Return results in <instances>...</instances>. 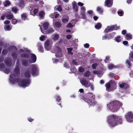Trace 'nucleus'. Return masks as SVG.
I'll return each mask as SVG.
<instances>
[{"label":"nucleus","instance_id":"obj_1","mask_svg":"<svg viewBox=\"0 0 133 133\" xmlns=\"http://www.w3.org/2000/svg\"><path fill=\"white\" fill-rule=\"evenodd\" d=\"M30 73V69L29 68H26L24 72V76L26 78L18 79L17 75L12 74L10 75L9 78L10 82L12 84H14L17 82L19 86L23 88L28 87L31 82L29 78L31 76Z\"/></svg>","mask_w":133,"mask_h":133},{"label":"nucleus","instance_id":"obj_2","mask_svg":"<svg viewBox=\"0 0 133 133\" xmlns=\"http://www.w3.org/2000/svg\"><path fill=\"white\" fill-rule=\"evenodd\" d=\"M107 121L109 126L110 127H114L118 124H121L122 122L121 117L113 115L108 116Z\"/></svg>","mask_w":133,"mask_h":133},{"label":"nucleus","instance_id":"obj_3","mask_svg":"<svg viewBox=\"0 0 133 133\" xmlns=\"http://www.w3.org/2000/svg\"><path fill=\"white\" fill-rule=\"evenodd\" d=\"M122 104V103L118 101L111 102L107 104V110L112 112L116 111L119 109Z\"/></svg>","mask_w":133,"mask_h":133},{"label":"nucleus","instance_id":"obj_4","mask_svg":"<svg viewBox=\"0 0 133 133\" xmlns=\"http://www.w3.org/2000/svg\"><path fill=\"white\" fill-rule=\"evenodd\" d=\"M95 95L91 93H87L85 96V97L83 98V100L88 103L89 107L94 105L96 103L94 100Z\"/></svg>","mask_w":133,"mask_h":133},{"label":"nucleus","instance_id":"obj_5","mask_svg":"<svg viewBox=\"0 0 133 133\" xmlns=\"http://www.w3.org/2000/svg\"><path fill=\"white\" fill-rule=\"evenodd\" d=\"M31 70V73L34 76H37L39 73V68L38 66L36 64H31L30 65Z\"/></svg>","mask_w":133,"mask_h":133},{"label":"nucleus","instance_id":"obj_6","mask_svg":"<svg viewBox=\"0 0 133 133\" xmlns=\"http://www.w3.org/2000/svg\"><path fill=\"white\" fill-rule=\"evenodd\" d=\"M116 85V83L114 80H111L109 83L106 84V90L110 92L115 89Z\"/></svg>","mask_w":133,"mask_h":133},{"label":"nucleus","instance_id":"obj_7","mask_svg":"<svg viewBox=\"0 0 133 133\" xmlns=\"http://www.w3.org/2000/svg\"><path fill=\"white\" fill-rule=\"evenodd\" d=\"M29 52L27 48L20 49L19 51V54L22 53L20 55V57L22 58H28L30 56V54L25 53Z\"/></svg>","mask_w":133,"mask_h":133},{"label":"nucleus","instance_id":"obj_8","mask_svg":"<svg viewBox=\"0 0 133 133\" xmlns=\"http://www.w3.org/2000/svg\"><path fill=\"white\" fill-rule=\"evenodd\" d=\"M49 25L48 23L46 22L44 23L41 26L40 25H39V26L40 27L41 31L42 33L45 34H48V31L47 30Z\"/></svg>","mask_w":133,"mask_h":133},{"label":"nucleus","instance_id":"obj_9","mask_svg":"<svg viewBox=\"0 0 133 133\" xmlns=\"http://www.w3.org/2000/svg\"><path fill=\"white\" fill-rule=\"evenodd\" d=\"M52 44V41L49 39L47 40L45 42L44 44V48L46 50H49L51 48V45Z\"/></svg>","mask_w":133,"mask_h":133},{"label":"nucleus","instance_id":"obj_10","mask_svg":"<svg viewBox=\"0 0 133 133\" xmlns=\"http://www.w3.org/2000/svg\"><path fill=\"white\" fill-rule=\"evenodd\" d=\"M119 28V27L116 25L109 26L107 27L104 30V32H108L114 30H117Z\"/></svg>","mask_w":133,"mask_h":133},{"label":"nucleus","instance_id":"obj_11","mask_svg":"<svg viewBox=\"0 0 133 133\" xmlns=\"http://www.w3.org/2000/svg\"><path fill=\"white\" fill-rule=\"evenodd\" d=\"M9 49L13 51L11 55L13 58L15 60L16 59L17 56V48L13 46L10 47Z\"/></svg>","mask_w":133,"mask_h":133},{"label":"nucleus","instance_id":"obj_12","mask_svg":"<svg viewBox=\"0 0 133 133\" xmlns=\"http://www.w3.org/2000/svg\"><path fill=\"white\" fill-rule=\"evenodd\" d=\"M55 50V56L57 57H62L63 55L62 53L61 50L59 47L58 46H56L54 48Z\"/></svg>","mask_w":133,"mask_h":133},{"label":"nucleus","instance_id":"obj_13","mask_svg":"<svg viewBox=\"0 0 133 133\" xmlns=\"http://www.w3.org/2000/svg\"><path fill=\"white\" fill-rule=\"evenodd\" d=\"M125 117L128 122H132L133 121V113L131 112L127 113L125 115Z\"/></svg>","mask_w":133,"mask_h":133},{"label":"nucleus","instance_id":"obj_14","mask_svg":"<svg viewBox=\"0 0 133 133\" xmlns=\"http://www.w3.org/2000/svg\"><path fill=\"white\" fill-rule=\"evenodd\" d=\"M0 70L3 71L5 73L8 74L10 71V69L9 68H6L5 64L3 63L0 64Z\"/></svg>","mask_w":133,"mask_h":133},{"label":"nucleus","instance_id":"obj_15","mask_svg":"<svg viewBox=\"0 0 133 133\" xmlns=\"http://www.w3.org/2000/svg\"><path fill=\"white\" fill-rule=\"evenodd\" d=\"M30 58L28 59L29 64H31L35 63L36 60V55L33 54H30Z\"/></svg>","mask_w":133,"mask_h":133},{"label":"nucleus","instance_id":"obj_16","mask_svg":"<svg viewBox=\"0 0 133 133\" xmlns=\"http://www.w3.org/2000/svg\"><path fill=\"white\" fill-rule=\"evenodd\" d=\"M4 62L8 68L11 66V58L8 57L5 59L4 61Z\"/></svg>","mask_w":133,"mask_h":133},{"label":"nucleus","instance_id":"obj_17","mask_svg":"<svg viewBox=\"0 0 133 133\" xmlns=\"http://www.w3.org/2000/svg\"><path fill=\"white\" fill-rule=\"evenodd\" d=\"M80 82L82 85L86 87H88L90 84V82L88 81L85 79H82L80 80Z\"/></svg>","mask_w":133,"mask_h":133},{"label":"nucleus","instance_id":"obj_18","mask_svg":"<svg viewBox=\"0 0 133 133\" xmlns=\"http://www.w3.org/2000/svg\"><path fill=\"white\" fill-rule=\"evenodd\" d=\"M16 64H17V65L14 69V72L17 75L19 73L20 71L19 68V65H20L19 59H17Z\"/></svg>","mask_w":133,"mask_h":133},{"label":"nucleus","instance_id":"obj_19","mask_svg":"<svg viewBox=\"0 0 133 133\" xmlns=\"http://www.w3.org/2000/svg\"><path fill=\"white\" fill-rule=\"evenodd\" d=\"M119 87L122 89H127L129 87V85L124 83L119 82Z\"/></svg>","mask_w":133,"mask_h":133},{"label":"nucleus","instance_id":"obj_20","mask_svg":"<svg viewBox=\"0 0 133 133\" xmlns=\"http://www.w3.org/2000/svg\"><path fill=\"white\" fill-rule=\"evenodd\" d=\"M76 23L75 20L74 19H72L70 22L68 23L66 27L68 28H72L74 26Z\"/></svg>","mask_w":133,"mask_h":133},{"label":"nucleus","instance_id":"obj_21","mask_svg":"<svg viewBox=\"0 0 133 133\" xmlns=\"http://www.w3.org/2000/svg\"><path fill=\"white\" fill-rule=\"evenodd\" d=\"M21 63L24 66H27L29 64V60L28 59H21Z\"/></svg>","mask_w":133,"mask_h":133},{"label":"nucleus","instance_id":"obj_22","mask_svg":"<svg viewBox=\"0 0 133 133\" xmlns=\"http://www.w3.org/2000/svg\"><path fill=\"white\" fill-rule=\"evenodd\" d=\"M30 14L34 16L38 12V10L37 9L32 8L30 7Z\"/></svg>","mask_w":133,"mask_h":133},{"label":"nucleus","instance_id":"obj_23","mask_svg":"<svg viewBox=\"0 0 133 133\" xmlns=\"http://www.w3.org/2000/svg\"><path fill=\"white\" fill-rule=\"evenodd\" d=\"M105 6L108 7H111L112 4V0H106L105 2Z\"/></svg>","mask_w":133,"mask_h":133},{"label":"nucleus","instance_id":"obj_24","mask_svg":"<svg viewBox=\"0 0 133 133\" xmlns=\"http://www.w3.org/2000/svg\"><path fill=\"white\" fill-rule=\"evenodd\" d=\"M6 13V18L8 19H11L13 18V15L11 12H7Z\"/></svg>","mask_w":133,"mask_h":133},{"label":"nucleus","instance_id":"obj_25","mask_svg":"<svg viewBox=\"0 0 133 133\" xmlns=\"http://www.w3.org/2000/svg\"><path fill=\"white\" fill-rule=\"evenodd\" d=\"M69 17L68 16H63L61 19L62 22L64 23H66L68 22L69 21Z\"/></svg>","mask_w":133,"mask_h":133},{"label":"nucleus","instance_id":"obj_26","mask_svg":"<svg viewBox=\"0 0 133 133\" xmlns=\"http://www.w3.org/2000/svg\"><path fill=\"white\" fill-rule=\"evenodd\" d=\"M17 5L19 8L21 9L23 8L25 6V4L23 1L22 0L20 1L18 3Z\"/></svg>","mask_w":133,"mask_h":133},{"label":"nucleus","instance_id":"obj_27","mask_svg":"<svg viewBox=\"0 0 133 133\" xmlns=\"http://www.w3.org/2000/svg\"><path fill=\"white\" fill-rule=\"evenodd\" d=\"M132 35L130 33H127L125 37L126 39L128 40H130L132 39Z\"/></svg>","mask_w":133,"mask_h":133},{"label":"nucleus","instance_id":"obj_28","mask_svg":"<svg viewBox=\"0 0 133 133\" xmlns=\"http://www.w3.org/2000/svg\"><path fill=\"white\" fill-rule=\"evenodd\" d=\"M77 17L79 18H82L84 19L86 18V16H85V13L80 12V15L78 16Z\"/></svg>","mask_w":133,"mask_h":133},{"label":"nucleus","instance_id":"obj_29","mask_svg":"<svg viewBox=\"0 0 133 133\" xmlns=\"http://www.w3.org/2000/svg\"><path fill=\"white\" fill-rule=\"evenodd\" d=\"M45 15V13L44 11H39L38 14V15L40 18H43L44 16Z\"/></svg>","mask_w":133,"mask_h":133},{"label":"nucleus","instance_id":"obj_30","mask_svg":"<svg viewBox=\"0 0 133 133\" xmlns=\"http://www.w3.org/2000/svg\"><path fill=\"white\" fill-rule=\"evenodd\" d=\"M116 34L115 32H113L111 33L108 34V39H110L112 38Z\"/></svg>","mask_w":133,"mask_h":133},{"label":"nucleus","instance_id":"obj_31","mask_svg":"<svg viewBox=\"0 0 133 133\" xmlns=\"http://www.w3.org/2000/svg\"><path fill=\"white\" fill-rule=\"evenodd\" d=\"M122 38L120 36H118L115 38V40L118 43H119L122 41Z\"/></svg>","mask_w":133,"mask_h":133},{"label":"nucleus","instance_id":"obj_32","mask_svg":"<svg viewBox=\"0 0 133 133\" xmlns=\"http://www.w3.org/2000/svg\"><path fill=\"white\" fill-rule=\"evenodd\" d=\"M59 36L58 34H55L54 35L52 38V39L54 41H57L58 40Z\"/></svg>","mask_w":133,"mask_h":133},{"label":"nucleus","instance_id":"obj_33","mask_svg":"<svg viewBox=\"0 0 133 133\" xmlns=\"http://www.w3.org/2000/svg\"><path fill=\"white\" fill-rule=\"evenodd\" d=\"M21 22V21L20 20H17L15 18H12V21L11 22L13 24H15L18 22Z\"/></svg>","mask_w":133,"mask_h":133},{"label":"nucleus","instance_id":"obj_34","mask_svg":"<svg viewBox=\"0 0 133 133\" xmlns=\"http://www.w3.org/2000/svg\"><path fill=\"white\" fill-rule=\"evenodd\" d=\"M101 24L99 23H98L95 24V27L96 29H99L101 28Z\"/></svg>","mask_w":133,"mask_h":133},{"label":"nucleus","instance_id":"obj_35","mask_svg":"<svg viewBox=\"0 0 133 133\" xmlns=\"http://www.w3.org/2000/svg\"><path fill=\"white\" fill-rule=\"evenodd\" d=\"M27 15L26 13L23 14L21 15L22 19L24 21L26 20L27 18Z\"/></svg>","mask_w":133,"mask_h":133},{"label":"nucleus","instance_id":"obj_36","mask_svg":"<svg viewBox=\"0 0 133 133\" xmlns=\"http://www.w3.org/2000/svg\"><path fill=\"white\" fill-rule=\"evenodd\" d=\"M4 29L5 31H9L11 29V28L9 25H6L4 27Z\"/></svg>","mask_w":133,"mask_h":133},{"label":"nucleus","instance_id":"obj_37","mask_svg":"<svg viewBox=\"0 0 133 133\" xmlns=\"http://www.w3.org/2000/svg\"><path fill=\"white\" fill-rule=\"evenodd\" d=\"M73 8L74 11L75 12H77L78 11V8L75 3H74L73 4Z\"/></svg>","mask_w":133,"mask_h":133},{"label":"nucleus","instance_id":"obj_38","mask_svg":"<svg viewBox=\"0 0 133 133\" xmlns=\"http://www.w3.org/2000/svg\"><path fill=\"white\" fill-rule=\"evenodd\" d=\"M67 50L68 51V54H70L71 55H73V53L71 52L73 50L72 48H67Z\"/></svg>","mask_w":133,"mask_h":133},{"label":"nucleus","instance_id":"obj_39","mask_svg":"<svg viewBox=\"0 0 133 133\" xmlns=\"http://www.w3.org/2000/svg\"><path fill=\"white\" fill-rule=\"evenodd\" d=\"M56 98V101L57 102H61V99L60 97L58 95H56L55 96Z\"/></svg>","mask_w":133,"mask_h":133},{"label":"nucleus","instance_id":"obj_40","mask_svg":"<svg viewBox=\"0 0 133 133\" xmlns=\"http://www.w3.org/2000/svg\"><path fill=\"white\" fill-rule=\"evenodd\" d=\"M116 67V66L115 65L112 64H109L108 66V68L110 69H111L114 68H115Z\"/></svg>","mask_w":133,"mask_h":133},{"label":"nucleus","instance_id":"obj_41","mask_svg":"<svg viewBox=\"0 0 133 133\" xmlns=\"http://www.w3.org/2000/svg\"><path fill=\"white\" fill-rule=\"evenodd\" d=\"M64 66L66 68H69L70 67V65L69 63L67 62H65L64 64Z\"/></svg>","mask_w":133,"mask_h":133},{"label":"nucleus","instance_id":"obj_42","mask_svg":"<svg viewBox=\"0 0 133 133\" xmlns=\"http://www.w3.org/2000/svg\"><path fill=\"white\" fill-rule=\"evenodd\" d=\"M61 26V24L59 22H56L55 23V26L56 27L59 28Z\"/></svg>","mask_w":133,"mask_h":133},{"label":"nucleus","instance_id":"obj_43","mask_svg":"<svg viewBox=\"0 0 133 133\" xmlns=\"http://www.w3.org/2000/svg\"><path fill=\"white\" fill-rule=\"evenodd\" d=\"M18 10L15 7H13L12 9V12L15 14H16L17 13Z\"/></svg>","mask_w":133,"mask_h":133},{"label":"nucleus","instance_id":"obj_44","mask_svg":"<svg viewBox=\"0 0 133 133\" xmlns=\"http://www.w3.org/2000/svg\"><path fill=\"white\" fill-rule=\"evenodd\" d=\"M117 14L119 16H121L123 15L124 12L123 11L119 10L118 11Z\"/></svg>","mask_w":133,"mask_h":133},{"label":"nucleus","instance_id":"obj_45","mask_svg":"<svg viewBox=\"0 0 133 133\" xmlns=\"http://www.w3.org/2000/svg\"><path fill=\"white\" fill-rule=\"evenodd\" d=\"M129 57L131 61H133V51L131 52L130 53Z\"/></svg>","mask_w":133,"mask_h":133},{"label":"nucleus","instance_id":"obj_46","mask_svg":"<svg viewBox=\"0 0 133 133\" xmlns=\"http://www.w3.org/2000/svg\"><path fill=\"white\" fill-rule=\"evenodd\" d=\"M55 8L59 12L61 11L62 10V9L61 6L60 5H59L58 6H55Z\"/></svg>","mask_w":133,"mask_h":133},{"label":"nucleus","instance_id":"obj_47","mask_svg":"<svg viewBox=\"0 0 133 133\" xmlns=\"http://www.w3.org/2000/svg\"><path fill=\"white\" fill-rule=\"evenodd\" d=\"M97 10L99 13H101L103 12L102 9L99 7H97Z\"/></svg>","mask_w":133,"mask_h":133},{"label":"nucleus","instance_id":"obj_48","mask_svg":"<svg viewBox=\"0 0 133 133\" xmlns=\"http://www.w3.org/2000/svg\"><path fill=\"white\" fill-rule=\"evenodd\" d=\"M10 4V2L8 1H6L4 3V5L5 6H9Z\"/></svg>","mask_w":133,"mask_h":133},{"label":"nucleus","instance_id":"obj_49","mask_svg":"<svg viewBox=\"0 0 133 133\" xmlns=\"http://www.w3.org/2000/svg\"><path fill=\"white\" fill-rule=\"evenodd\" d=\"M8 53V51L6 49H3L2 52V54L3 55L6 54Z\"/></svg>","mask_w":133,"mask_h":133},{"label":"nucleus","instance_id":"obj_50","mask_svg":"<svg viewBox=\"0 0 133 133\" xmlns=\"http://www.w3.org/2000/svg\"><path fill=\"white\" fill-rule=\"evenodd\" d=\"M90 74V72L89 71H87L84 74V76L86 77H88L89 76Z\"/></svg>","mask_w":133,"mask_h":133},{"label":"nucleus","instance_id":"obj_51","mask_svg":"<svg viewBox=\"0 0 133 133\" xmlns=\"http://www.w3.org/2000/svg\"><path fill=\"white\" fill-rule=\"evenodd\" d=\"M110 60V59L109 57H107L104 60V62L105 63L109 62Z\"/></svg>","mask_w":133,"mask_h":133},{"label":"nucleus","instance_id":"obj_52","mask_svg":"<svg viewBox=\"0 0 133 133\" xmlns=\"http://www.w3.org/2000/svg\"><path fill=\"white\" fill-rule=\"evenodd\" d=\"M81 12L85 13V8L84 7H82L81 8Z\"/></svg>","mask_w":133,"mask_h":133},{"label":"nucleus","instance_id":"obj_53","mask_svg":"<svg viewBox=\"0 0 133 133\" xmlns=\"http://www.w3.org/2000/svg\"><path fill=\"white\" fill-rule=\"evenodd\" d=\"M54 30L52 28H49V31H48V33H51L54 32Z\"/></svg>","mask_w":133,"mask_h":133},{"label":"nucleus","instance_id":"obj_54","mask_svg":"<svg viewBox=\"0 0 133 133\" xmlns=\"http://www.w3.org/2000/svg\"><path fill=\"white\" fill-rule=\"evenodd\" d=\"M87 13L89 15H94V13L93 11L92 10H89L87 11Z\"/></svg>","mask_w":133,"mask_h":133},{"label":"nucleus","instance_id":"obj_55","mask_svg":"<svg viewBox=\"0 0 133 133\" xmlns=\"http://www.w3.org/2000/svg\"><path fill=\"white\" fill-rule=\"evenodd\" d=\"M5 16V13L2 14L1 17V19L2 20H4Z\"/></svg>","mask_w":133,"mask_h":133},{"label":"nucleus","instance_id":"obj_56","mask_svg":"<svg viewBox=\"0 0 133 133\" xmlns=\"http://www.w3.org/2000/svg\"><path fill=\"white\" fill-rule=\"evenodd\" d=\"M45 37L44 35L42 36L39 38V39L41 41H43L45 39Z\"/></svg>","mask_w":133,"mask_h":133},{"label":"nucleus","instance_id":"obj_57","mask_svg":"<svg viewBox=\"0 0 133 133\" xmlns=\"http://www.w3.org/2000/svg\"><path fill=\"white\" fill-rule=\"evenodd\" d=\"M38 49L41 52H43L44 51L43 47L41 45L39 46L38 48Z\"/></svg>","mask_w":133,"mask_h":133},{"label":"nucleus","instance_id":"obj_58","mask_svg":"<svg viewBox=\"0 0 133 133\" xmlns=\"http://www.w3.org/2000/svg\"><path fill=\"white\" fill-rule=\"evenodd\" d=\"M52 61L54 63L56 64L58 62V60L56 59H52Z\"/></svg>","mask_w":133,"mask_h":133},{"label":"nucleus","instance_id":"obj_59","mask_svg":"<svg viewBox=\"0 0 133 133\" xmlns=\"http://www.w3.org/2000/svg\"><path fill=\"white\" fill-rule=\"evenodd\" d=\"M97 65V64L96 63L93 64L92 65V68L93 69H95L96 68V67Z\"/></svg>","mask_w":133,"mask_h":133},{"label":"nucleus","instance_id":"obj_60","mask_svg":"<svg viewBox=\"0 0 133 133\" xmlns=\"http://www.w3.org/2000/svg\"><path fill=\"white\" fill-rule=\"evenodd\" d=\"M27 119L28 121L30 122H32L34 121V119L30 117L28 118Z\"/></svg>","mask_w":133,"mask_h":133},{"label":"nucleus","instance_id":"obj_61","mask_svg":"<svg viewBox=\"0 0 133 133\" xmlns=\"http://www.w3.org/2000/svg\"><path fill=\"white\" fill-rule=\"evenodd\" d=\"M108 34L104 35V36H103L102 39L103 40H105L107 38L108 39Z\"/></svg>","mask_w":133,"mask_h":133},{"label":"nucleus","instance_id":"obj_62","mask_svg":"<svg viewBox=\"0 0 133 133\" xmlns=\"http://www.w3.org/2000/svg\"><path fill=\"white\" fill-rule=\"evenodd\" d=\"M78 70L80 72H82L84 71V69L82 67H80L79 68Z\"/></svg>","mask_w":133,"mask_h":133},{"label":"nucleus","instance_id":"obj_63","mask_svg":"<svg viewBox=\"0 0 133 133\" xmlns=\"http://www.w3.org/2000/svg\"><path fill=\"white\" fill-rule=\"evenodd\" d=\"M126 63L129 66V68H130V67L131 66V64L130 63L129 61V60H127L126 61Z\"/></svg>","mask_w":133,"mask_h":133},{"label":"nucleus","instance_id":"obj_64","mask_svg":"<svg viewBox=\"0 0 133 133\" xmlns=\"http://www.w3.org/2000/svg\"><path fill=\"white\" fill-rule=\"evenodd\" d=\"M72 35H68L66 36V38L67 39H69L72 37Z\"/></svg>","mask_w":133,"mask_h":133}]
</instances>
